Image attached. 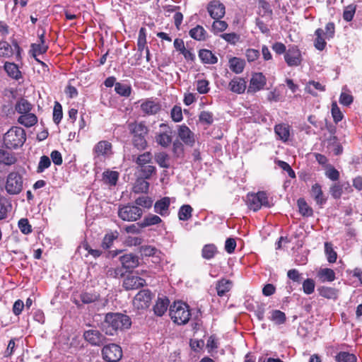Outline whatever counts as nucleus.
<instances>
[{"instance_id":"nucleus-1","label":"nucleus","mask_w":362,"mask_h":362,"mask_svg":"<svg viewBox=\"0 0 362 362\" xmlns=\"http://www.w3.org/2000/svg\"><path fill=\"white\" fill-rule=\"evenodd\" d=\"M129 316L122 313H107L103 323L105 334L112 336L117 331L128 329L131 326Z\"/></svg>"},{"instance_id":"nucleus-2","label":"nucleus","mask_w":362,"mask_h":362,"mask_svg":"<svg viewBox=\"0 0 362 362\" xmlns=\"http://www.w3.org/2000/svg\"><path fill=\"white\" fill-rule=\"evenodd\" d=\"M25 140V132L19 127H11L4 136V144L10 149H16L22 146Z\"/></svg>"},{"instance_id":"nucleus-3","label":"nucleus","mask_w":362,"mask_h":362,"mask_svg":"<svg viewBox=\"0 0 362 362\" xmlns=\"http://www.w3.org/2000/svg\"><path fill=\"white\" fill-rule=\"evenodd\" d=\"M170 316L173 322L178 325L187 324L191 317V312L187 304L177 301L170 307Z\"/></svg>"},{"instance_id":"nucleus-4","label":"nucleus","mask_w":362,"mask_h":362,"mask_svg":"<svg viewBox=\"0 0 362 362\" xmlns=\"http://www.w3.org/2000/svg\"><path fill=\"white\" fill-rule=\"evenodd\" d=\"M129 129L133 134V144L139 150H144L147 146L146 136L148 134V129L142 122L131 123L129 124Z\"/></svg>"},{"instance_id":"nucleus-5","label":"nucleus","mask_w":362,"mask_h":362,"mask_svg":"<svg viewBox=\"0 0 362 362\" xmlns=\"http://www.w3.org/2000/svg\"><path fill=\"white\" fill-rule=\"evenodd\" d=\"M247 205L250 209L254 211H257L262 207L269 208L272 206L267 194L264 191L248 194Z\"/></svg>"},{"instance_id":"nucleus-6","label":"nucleus","mask_w":362,"mask_h":362,"mask_svg":"<svg viewBox=\"0 0 362 362\" xmlns=\"http://www.w3.org/2000/svg\"><path fill=\"white\" fill-rule=\"evenodd\" d=\"M23 188V176L18 172H11L6 177L5 189L10 195L18 194Z\"/></svg>"},{"instance_id":"nucleus-7","label":"nucleus","mask_w":362,"mask_h":362,"mask_svg":"<svg viewBox=\"0 0 362 362\" xmlns=\"http://www.w3.org/2000/svg\"><path fill=\"white\" fill-rule=\"evenodd\" d=\"M143 214L142 209L135 205L127 204L119 208L118 216L123 221H135Z\"/></svg>"},{"instance_id":"nucleus-8","label":"nucleus","mask_w":362,"mask_h":362,"mask_svg":"<svg viewBox=\"0 0 362 362\" xmlns=\"http://www.w3.org/2000/svg\"><path fill=\"white\" fill-rule=\"evenodd\" d=\"M103 358L107 362H118L122 357V350L118 344L112 343L102 349Z\"/></svg>"},{"instance_id":"nucleus-9","label":"nucleus","mask_w":362,"mask_h":362,"mask_svg":"<svg viewBox=\"0 0 362 362\" xmlns=\"http://www.w3.org/2000/svg\"><path fill=\"white\" fill-rule=\"evenodd\" d=\"M160 131L156 134V143L163 148L168 147L172 143V128L165 123L159 125Z\"/></svg>"},{"instance_id":"nucleus-10","label":"nucleus","mask_w":362,"mask_h":362,"mask_svg":"<svg viewBox=\"0 0 362 362\" xmlns=\"http://www.w3.org/2000/svg\"><path fill=\"white\" fill-rule=\"evenodd\" d=\"M83 337L85 341L93 346H101L107 341L105 336L95 329L86 330Z\"/></svg>"},{"instance_id":"nucleus-11","label":"nucleus","mask_w":362,"mask_h":362,"mask_svg":"<svg viewBox=\"0 0 362 362\" xmlns=\"http://www.w3.org/2000/svg\"><path fill=\"white\" fill-rule=\"evenodd\" d=\"M152 294L148 289L140 291L133 300V305L137 310H145L148 308L151 304Z\"/></svg>"},{"instance_id":"nucleus-12","label":"nucleus","mask_w":362,"mask_h":362,"mask_svg":"<svg viewBox=\"0 0 362 362\" xmlns=\"http://www.w3.org/2000/svg\"><path fill=\"white\" fill-rule=\"evenodd\" d=\"M141 110L148 115L157 114L161 110L160 103L153 98H148L142 101L141 103Z\"/></svg>"},{"instance_id":"nucleus-13","label":"nucleus","mask_w":362,"mask_h":362,"mask_svg":"<svg viewBox=\"0 0 362 362\" xmlns=\"http://www.w3.org/2000/svg\"><path fill=\"white\" fill-rule=\"evenodd\" d=\"M146 285V280L134 275L127 276L123 281V287L125 290H135Z\"/></svg>"},{"instance_id":"nucleus-14","label":"nucleus","mask_w":362,"mask_h":362,"mask_svg":"<svg viewBox=\"0 0 362 362\" xmlns=\"http://www.w3.org/2000/svg\"><path fill=\"white\" fill-rule=\"evenodd\" d=\"M266 84V78L262 73H255L250 81L247 89L248 93H255L264 88Z\"/></svg>"},{"instance_id":"nucleus-15","label":"nucleus","mask_w":362,"mask_h":362,"mask_svg":"<svg viewBox=\"0 0 362 362\" xmlns=\"http://www.w3.org/2000/svg\"><path fill=\"white\" fill-rule=\"evenodd\" d=\"M177 135L179 138L186 144L190 146L195 143L194 134L185 124L178 126Z\"/></svg>"},{"instance_id":"nucleus-16","label":"nucleus","mask_w":362,"mask_h":362,"mask_svg":"<svg viewBox=\"0 0 362 362\" xmlns=\"http://www.w3.org/2000/svg\"><path fill=\"white\" fill-rule=\"evenodd\" d=\"M207 11L213 19H221L226 13L225 6L218 1H211Z\"/></svg>"},{"instance_id":"nucleus-17","label":"nucleus","mask_w":362,"mask_h":362,"mask_svg":"<svg viewBox=\"0 0 362 362\" xmlns=\"http://www.w3.org/2000/svg\"><path fill=\"white\" fill-rule=\"evenodd\" d=\"M284 59L288 66H298L301 62L300 52L296 47L289 48L284 55Z\"/></svg>"},{"instance_id":"nucleus-18","label":"nucleus","mask_w":362,"mask_h":362,"mask_svg":"<svg viewBox=\"0 0 362 362\" xmlns=\"http://www.w3.org/2000/svg\"><path fill=\"white\" fill-rule=\"evenodd\" d=\"M170 199L168 197H163L154 204V211L163 217L170 214Z\"/></svg>"},{"instance_id":"nucleus-19","label":"nucleus","mask_w":362,"mask_h":362,"mask_svg":"<svg viewBox=\"0 0 362 362\" xmlns=\"http://www.w3.org/2000/svg\"><path fill=\"white\" fill-rule=\"evenodd\" d=\"M246 88L247 82L241 77H234L228 83V89L236 94H243Z\"/></svg>"},{"instance_id":"nucleus-20","label":"nucleus","mask_w":362,"mask_h":362,"mask_svg":"<svg viewBox=\"0 0 362 362\" xmlns=\"http://www.w3.org/2000/svg\"><path fill=\"white\" fill-rule=\"evenodd\" d=\"M146 36H147L146 29L144 27L141 28L139 30V36H138V39H137V49H138L139 54L136 59V64H139L138 61L141 59L143 52L146 50V48H148L146 46V44H147Z\"/></svg>"},{"instance_id":"nucleus-21","label":"nucleus","mask_w":362,"mask_h":362,"mask_svg":"<svg viewBox=\"0 0 362 362\" xmlns=\"http://www.w3.org/2000/svg\"><path fill=\"white\" fill-rule=\"evenodd\" d=\"M93 153L97 156H109L112 152V144L107 141H100L93 148Z\"/></svg>"},{"instance_id":"nucleus-22","label":"nucleus","mask_w":362,"mask_h":362,"mask_svg":"<svg viewBox=\"0 0 362 362\" xmlns=\"http://www.w3.org/2000/svg\"><path fill=\"white\" fill-rule=\"evenodd\" d=\"M274 132L279 139L283 142H286L289 140L291 135V127L286 123L276 124L274 126Z\"/></svg>"},{"instance_id":"nucleus-23","label":"nucleus","mask_w":362,"mask_h":362,"mask_svg":"<svg viewBox=\"0 0 362 362\" xmlns=\"http://www.w3.org/2000/svg\"><path fill=\"white\" fill-rule=\"evenodd\" d=\"M141 255L145 257H153L155 258L154 262H158L161 259V252L151 245H143L140 247Z\"/></svg>"},{"instance_id":"nucleus-24","label":"nucleus","mask_w":362,"mask_h":362,"mask_svg":"<svg viewBox=\"0 0 362 362\" xmlns=\"http://www.w3.org/2000/svg\"><path fill=\"white\" fill-rule=\"evenodd\" d=\"M199 57L203 64H215L218 62V57L209 49H200Z\"/></svg>"},{"instance_id":"nucleus-25","label":"nucleus","mask_w":362,"mask_h":362,"mask_svg":"<svg viewBox=\"0 0 362 362\" xmlns=\"http://www.w3.org/2000/svg\"><path fill=\"white\" fill-rule=\"evenodd\" d=\"M121 263L127 269H132L139 265V259L132 254H127L120 257Z\"/></svg>"},{"instance_id":"nucleus-26","label":"nucleus","mask_w":362,"mask_h":362,"mask_svg":"<svg viewBox=\"0 0 362 362\" xmlns=\"http://www.w3.org/2000/svg\"><path fill=\"white\" fill-rule=\"evenodd\" d=\"M310 194L318 205H323L326 202V198L323 195L321 186L316 183L312 186Z\"/></svg>"},{"instance_id":"nucleus-27","label":"nucleus","mask_w":362,"mask_h":362,"mask_svg":"<svg viewBox=\"0 0 362 362\" xmlns=\"http://www.w3.org/2000/svg\"><path fill=\"white\" fill-rule=\"evenodd\" d=\"M315 38L314 40L315 47L320 51L325 49L327 42L325 36H324V30L322 28H317L315 32Z\"/></svg>"},{"instance_id":"nucleus-28","label":"nucleus","mask_w":362,"mask_h":362,"mask_svg":"<svg viewBox=\"0 0 362 362\" xmlns=\"http://www.w3.org/2000/svg\"><path fill=\"white\" fill-rule=\"evenodd\" d=\"M189 36L197 41H204L207 39L208 34L201 25H197L189 31Z\"/></svg>"},{"instance_id":"nucleus-29","label":"nucleus","mask_w":362,"mask_h":362,"mask_svg":"<svg viewBox=\"0 0 362 362\" xmlns=\"http://www.w3.org/2000/svg\"><path fill=\"white\" fill-rule=\"evenodd\" d=\"M228 62L230 69L233 72L239 74L243 71L245 66V62L243 59L234 57L230 58Z\"/></svg>"},{"instance_id":"nucleus-30","label":"nucleus","mask_w":362,"mask_h":362,"mask_svg":"<svg viewBox=\"0 0 362 362\" xmlns=\"http://www.w3.org/2000/svg\"><path fill=\"white\" fill-rule=\"evenodd\" d=\"M18 122L25 127H30L37 122V117L35 114L28 112L21 115L18 119Z\"/></svg>"},{"instance_id":"nucleus-31","label":"nucleus","mask_w":362,"mask_h":362,"mask_svg":"<svg viewBox=\"0 0 362 362\" xmlns=\"http://www.w3.org/2000/svg\"><path fill=\"white\" fill-rule=\"evenodd\" d=\"M4 68L7 74L14 79L18 80L22 77L21 71L18 66L14 63L6 62Z\"/></svg>"},{"instance_id":"nucleus-32","label":"nucleus","mask_w":362,"mask_h":362,"mask_svg":"<svg viewBox=\"0 0 362 362\" xmlns=\"http://www.w3.org/2000/svg\"><path fill=\"white\" fill-rule=\"evenodd\" d=\"M32 108V104L25 98H21L15 105L16 111L21 115L30 112Z\"/></svg>"},{"instance_id":"nucleus-33","label":"nucleus","mask_w":362,"mask_h":362,"mask_svg":"<svg viewBox=\"0 0 362 362\" xmlns=\"http://www.w3.org/2000/svg\"><path fill=\"white\" fill-rule=\"evenodd\" d=\"M169 303V300L167 298H158L153 306L155 314L158 316H162L166 312Z\"/></svg>"},{"instance_id":"nucleus-34","label":"nucleus","mask_w":362,"mask_h":362,"mask_svg":"<svg viewBox=\"0 0 362 362\" xmlns=\"http://www.w3.org/2000/svg\"><path fill=\"white\" fill-rule=\"evenodd\" d=\"M17 159L14 153L0 148V163L11 165L16 163Z\"/></svg>"},{"instance_id":"nucleus-35","label":"nucleus","mask_w":362,"mask_h":362,"mask_svg":"<svg viewBox=\"0 0 362 362\" xmlns=\"http://www.w3.org/2000/svg\"><path fill=\"white\" fill-rule=\"evenodd\" d=\"M317 276L322 282H332L336 278L335 272H334V270L329 268L320 269L317 272Z\"/></svg>"},{"instance_id":"nucleus-36","label":"nucleus","mask_w":362,"mask_h":362,"mask_svg":"<svg viewBox=\"0 0 362 362\" xmlns=\"http://www.w3.org/2000/svg\"><path fill=\"white\" fill-rule=\"evenodd\" d=\"M232 286V282L230 280L223 279L218 281L216 284V291L218 296H223L228 292Z\"/></svg>"},{"instance_id":"nucleus-37","label":"nucleus","mask_w":362,"mask_h":362,"mask_svg":"<svg viewBox=\"0 0 362 362\" xmlns=\"http://www.w3.org/2000/svg\"><path fill=\"white\" fill-rule=\"evenodd\" d=\"M318 291L321 296L327 299H336L338 296V291L334 288L321 286Z\"/></svg>"},{"instance_id":"nucleus-38","label":"nucleus","mask_w":362,"mask_h":362,"mask_svg":"<svg viewBox=\"0 0 362 362\" xmlns=\"http://www.w3.org/2000/svg\"><path fill=\"white\" fill-rule=\"evenodd\" d=\"M217 253V248L214 244L205 245L202 250V256L204 259H211Z\"/></svg>"},{"instance_id":"nucleus-39","label":"nucleus","mask_w":362,"mask_h":362,"mask_svg":"<svg viewBox=\"0 0 362 362\" xmlns=\"http://www.w3.org/2000/svg\"><path fill=\"white\" fill-rule=\"evenodd\" d=\"M325 86L322 85L320 83L315 81H309L305 87V90L310 93L313 95H316L317 92L318 91H325Z\"/></svg>"},{"instance_id":"nucleus-40","label":"nucleus","mask_w":362,"mask_h":362,"mask_svg":"<svg viewBox=\"0 0 362 362\" xmlns=\"http://www.w3.org/2000/svg\"><path fill=\"white\" fill-rule=\"evenodd\" d=\"M336 362H356L355 354L346 351H340L335 356Z\"/></svg>"},{"instance_id":"nucleus-41","label":"nucleus","mask_w":362,"mask_h":362,"mask_svg":"<svg viewBox=\"0 0 362 362\" xmlns=\"http://www.w3.org/2000/svg\"><path fill=\"white\" fill-rule=\"evenodd\" d=\"M155 160L160 168H168L170 167V158L164 152H160L155 155Z\"/></svg>"},{"instance_id":"nucleus-42","label":"nucleus","mask_w":362,"mask_h":362,"mask_svg":"<svg viewBox=\"0 0 362 362\" xmlns=\"http://www.w3.org/2000/svg\"><path fill=\"white\" fill-rule=\"evenodd\" d=\"M228 26V25L226 21H221V19H214L211 30L214 35H217L219 33L225 31Z\"/></svg>"},{"instance_id":"nucleus-43","label":"nucleus","mask_w":362,"mask_h":362,"mask_svg":"<svg viewBox=\"0 0 362 362\" xmlns=\"http://www.w3.org/2000/svg\"><path fill=\"white\" fill-rule=\"evenodd\" d=\"M152 158L153 156L151 153L147 151L139 155L135 160V163L138 165V168H139L149 164L151 162Z\"/></svg>"},{"instance_id":"nucleus-44","label":"nucleus","mask_w":362,"mask_h":362,"mask_svg":"<svg viewBox=\"0 0 362 362\" xmlns=\"http://www.w3.org/2000/svg\"><path fill=\"white\" fill-rule=\"evenodd\" d=\"M143 177L136 180L134 186L135 193L147 192L149 188V183Z\"/></svg>"},{"instance_id":"nucleus-45","label":"nucleus","mask_w":362,"mask_h":362,"mask_svg":"<svg viewBox=\"0 0 362 362\" xmlns=\"http://www.w3.org/2000/svg\"><path fill=\"white\" fill-rule=\"evenodd\" d=\"M192 208L190 205L185 204L182 206L178 211V217L181 221H187L192 216Z\"/></svg>"},{"instance_id":"nucleus-46","label":"nucleus","mask_w":362,"mask_h":362,"mask_svg":"<svg viewBox=\"0 0 362 362\" xmlns=\"http://www.w3.org/2000/svg\"><path fill=\"white\" fill-rule=\"evenodd\" d=\"M30 47V52L34 58H36L39 54H45L48 49V46L46 44L40 43H33L31 45Z\"/></svg>"},{"instance_id":"nucleus-47","label":"nucleus","mask_w":362,"mask_h":362,"mask_svg":"<svg viewBox=\"0 0 362 362\" xmlns=\"http://www.w3.org/2000/svg\"><path fill=\"white\" fill-rule=\"evenodd\" d=\"M161 222L162 219L158 216L150 214L144 217L141 226L143 227H147L159 224Z\"/></svg>"},{"instance_id":"nucleus-48","label":"nucleus","mask_w":362,"mask_h":362,"mask_svg":"<svg viewBox=\"0 0 362 362\" xmlns=\"http://www.w3.org/2000/svg\"><path fill=\"white\" fill-rule=\"evenodd\" d=\"M270 320L276 325H282L286 322V317L282 311L274 310L271 313Z\"/></svg>"},{"instance_id":"nucleus-49","label":"nucleus","mask_w":362,"mask_h":362,"mask_svg":"<svg viewBox=\"0 0 362 362\" xmlns=\"http://www.w3.org/2000/svg\"><path fill=\"white\" fill-rule=\"evenodd\" d=\"M298 206L299 212L304 216H311L313 215V209L310 208L304 199L298 200Z\"/></svg>"},{"instance_id":"nucleus-50","label":"nucleus","mask_w":362,"mask_h":362,"mask_svg":"<svg viewBox=\"0 0 362 362\" xmlns=\"http://www.w3.org/2000/svg\"><path fill=\"white\" fill-rule=\"evenodd\" d=\"M139 168L141 177L144 179H150L156 173V167L151 165H144Z\"/></svg>"},{"instance_id":"nucleus-51","label":"nucleus","mask_w":362,"mask_h":362,"mask_svg":"<svg viewBox=\"0 0 362 362\" xmlns=\"http://www.w3.org/2000/svg\"><path fill=\"white\" fill-rule=\"evenodd\" d=\"M51 165V160L47 156H42L40 158L36 172L37 173H43L46 169L49 168Z\"/></svg>"},{"instance_id":"nucleus-52","label":"nucleus","mask_w":362,"mask_h":362,"mask_svg":"<svg viewBox=\"0 0 362 362\" xmlns=\"http://www.w3.org/2000/svg\"><path fill=\"white\" fill-rule=\"evenodd\" d=\"M118 237L117 232L115 233H110L105 235L103 242H102V247L104 249H108L110 248L114 242L115 240H116Z\"/></svg>"},{"instance_id":"nucleus-53","label":"nucleus","mask_w":362,"mask_h":362,"mask_svg":"<svg viewBox=\"0 0 362 362\" xmlns=\"http://www.w3.org/2000/svg\"><path fill=\"white\" fill-rule=\"evenodd\" d=\"M115 90L117 93L122 96L128 97L131 94L132 88L129 86L122 84L120 83H116Z\"/></svg>"},{"instance_id":"nucleus-54","label":"nucleus","mask_w":362,"mask_h":362,"mask_svg":"<svg viewBox=\"0 0 362 362\" xmlns=\"http://www.w3.org/2000/svg\"><path fill=\"white\" fill-rule=\"evenodd\" d=\"M258 8L259 13L262 16H271L272 13L269 4L265 0H259Z\"/></svg>"},{"instance_id":"nucleus-55","label":"nucleus","mask_w":362,"mask_h":362,"mask_svg":"<svg viewBox=\"0 0 362 362\" xmlns=\"http://www.w3.org/2000/svg\"><path fill=\"white\" fill-rule=\"evenodd\" d=\"M325 250L327 255L328 262L330 263L335 262L337 260V255L336 252L333 250L332 244L327 242L325 243Z\"/></svg>"},{"instance_id":"nucleus-56","label":"nucleus","mask_w":362,"mask_h":362,"mask_svg":"<svg viewBox=\"0 0 362 362\" xmlns=\"http://www.w3.org/2000/svg\"><path fill=\"white\" fill-rule=\"evenodd\" d=\"M118 173L116 171H106L103 173V179L105 182L115 185L118 180Z\"/></svg>"},{"instance_id":"nucleus-57","label":"nucleus","mask_w":362,"mask_h":362,"mask_svg":"<svg viewBox=\"0 0 362 362\" xmlns=\"http://www.w3.org/2000/svg\"><path fill=\"white\" fill-rule=\"evenodd\" d=\"M62 107L59 102H55L53 110V120L55 124H58L62 119Z\"/></svg>"},{"instance_id":"nucleus-58","label":"nucleus","mask_w":362,"mask_h":362,"mask_svg":"<svg viewBox=\"0 0 362 362\" xmlns=\"http://www.w3.org/2000/svg\"><path fill=\"white\" fill-rule=\"evenodd\" d=\"M135 204L139 207L142 206L144 208L149 209L152 206L153 200L147 196H141L135 200Z\"/></svg>"},{"instance_id":"nucleus-59","label":"nucleus","mask_w":362,"mask_h":362,"mask_svg":"<svg viewBox=\"0 0 362 362\" xmlns=\"http://www.w3.org/2000/svg\"><path fill=\"white\" fill-rule=\"evenodd\" d=\"M13 54L11 46L6 41L0 42V56L9 57Z\"/></svg>"},{"instance_id":"nucleus-60","label":"nucleus","mask_w":362,"mask_h":362,"mask_svg":"<svg viewBox=\"0 0 362 362\" xmlns=\"http://www.w3.org/2000/svg\"><path fill=\"white\" fill-rule=\"evenodd\" d=\"M199 119L201 123L210 125L214 122V115L210 112L202 111L199 115Z\"/></svg>"},{"instance_id":"nucleus-61","label":"nucleus","mask_w":362,"mask_h":362,"mask_svg":"<svg viewBox=\"0 0 362 362\" xmlns=\"http://www.w3.org/2000/svg\"><path fill=\"white\" fill-rule=\"evenodd\" d=\"M170 117L175 122H181L183 119L181 107L175 105L171 110Z\"/></svg>"},{"instance_id":"nucleus-62","label":"nucleus","mask_w":362,"mask_h":362,"mask_svg":"<svg viewBox=\"0 0 362 362\" xmlns=\"http://www.w3.org/2000/svg\"><path fill=\"white\" fill-rule=\"evenodd\" d=\"M332 115L335 123H338L343 119V114L341 112L336 102L332 104Z\"/></svg>"},{"instance_id":"nucleus-63","label":"nucleus","mask_w":362,"mask_h":362,"mask_svg":"<svg viewBox=\"0 0 362 362\" xmlns=\"http://www.w3.org/2000/svg\"><path fill=\"white\" fill-rule=\"evenodd\" d=\"M99 298V296L95 293H82L80 295L81 300L85 303L88 304L93 302H95Z\"/></svg>"},{"instance_id":"nucleus-64","label":"nucleus","mask_w":362,"mask_h":362,"mask_svg":"<svg viewBox=\"0 0 362 362\" xmlns=\"http://www.w3.org/2000/svg\"><path fill=\"white\" fill-rule=\"evenodd\" d=\"M315 284L313 279H307L303 283V290L305 294H311L314 292Z\"/></svg>"}]
</instances>
